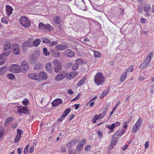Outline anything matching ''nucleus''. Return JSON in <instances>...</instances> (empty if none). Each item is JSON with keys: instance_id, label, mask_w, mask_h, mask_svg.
Returning a JSON list of instances; mask_svg holds the SVG:
<instances>
[{"instance_id": "2", "label": "nucleus", "mask_w": 154, "mask_h": 154, "mask_svg": "<svg viewBox=\"0 0 154 154\" xmlns=\"http://www.w3.org/2000/svg\"><path fill=\"white\" fill-rule=\"evenodd\" d=\"M20 23L23 27L28 28L31 25V22L28 18L22 16L19 18Z\"/></svg>"}, {"instance_id": "18", "label": "nucleus", "mask_w": 154, "mask_h": 154, "mask_svg": "<svg viewBox=\"0 0 154 154\" xmlns=\"http://www.w3.org/2000/svg\"><path fill=\"white\" fill-rule=\"evenodd\" d=\"M11 45L10 43L9 42H6L4 46V51L7 52L9 51L10 52V51H9V50H10L11 48Z\"/></svg>"}, {"instance_id": "21", "label": "nucleus", "mask_w": 154, "mask_h": 154, "mask_svg": "<svg viewBox=\"0 0 154 154\" xmlns=\"http://www.w3.org/2000/svg\"><path fill=\"white\" fill-rule=\"evenodd\" d=\"M7 68L6 66H3L0 68V76H2L7 72Z\"/></svg>"}, {"instance_id": "3", "label": "nucleus", "mask_w": 154, "mask_h": 154, "mask_svg": "<svg viewBox=\"0 0 154 154\" xmlns=\"http://www.w3.org/2000/svg\"><path fill=\"white\" fill-rule=\"evenodd\" d=\"M8 70L11 72L14 73H19L21 72L20 66L17 64H13L10 65L8 67Z\"/></svg>"}, {"instance_id": "50", "label": "nucleus", "mask_w": 154, "mask_h": 154, "mask_svg": "<svg viewBox=\"0 0 154 154\" xmlns=\"http://www.w3.org/2000/svg\"><path fill=\"white\" fill-rule=\"evenodd\" d=\"M20 137V136L17 135L14 140V142L15 143H17L19 140Z\"/></svg>"}, {"instance_id": "37", "label": "nucleus", "mask_w": 154, "mask_h": 154, "mask_svg": "<svg viewBox=\"0 0 154 154\" xmlns=\"http://www.w3.org/2000/svg\"><path fill=\"white\" fill-rule=\"evenodd\" d=\"M54 22L55 23L60 24L61 23V19L59 17H56L54 20Z\"/></svg>"}, {"instance_id": "45", "label": "nucleus", "mask_w": 154, "mask_h": 154, "mask_svg": "<svg viewBox=\"0 0 154 154\" xmlns=\"http://www.w3.org/2000/svg\"><path fill=\"white\" fill-rule=\"evenodd\" d=\"M53 29V27L49 24L46 25L45 30H51Z\"/></svg>"}, {"instance_id": "31", "label": "nucleus", "mask_w": 154, "mask_h": 154, "mask_svg": "<svg viewBox=\"0 0 154 154\" xmlns=\"http://www.w3.org/2000/svg\"><path fill=\"white\" fill-rule=\"evenodd\" d=\"M82 1L80 3V5H79L78 8L82 10H85L86 9L85 4L82 0Z\"/></svg>"}, {"instance_id": "49", "label": "nucleus", "mask_w": 154, "mask_h": 154, "mask_svg": "<svg viewBox=\"0 0 154 154\" xmlns=\"http://www.w3.org/2000/svg\"><path fill=\"white\" fill-rule=\"evenodd\" d=\"M108 90H104L103 92L101 94V98H102L105 96H106V95H107V94L108 93Z\"/></svg>"}, {"instance_id": "29", "label": "nucleus", "mask_w": 154, "mask_h": 154, "mask_svg": "<svg viewBox=\"0 0 154 154\" xmlns=\"http://www.w3.org/2000/svg\"><path fill=\"white\" fill-rule=\"evenodd\" d=\"M70 110L71 109L69 108H67L65 110L63 114L61 115V116L62 118H64L69 113Z\"/></svg>"}, {"instance_id": "4", "label": "nucleus", "mask_w": 154, "mask_h": 154, "mask_svg": "<svg viewBox=\"0 0 154 154\" xmlns=\"http://www.w3.org/2000/svg\"><path fill=\"white\" fill-rule=\"evenodd\" d=\"M143 119L142 118H139L136 123L131 128V132L132 133H135L139 129L142 124Z\"/></svg>"}, {"instance_id": "38", "label": "nucleus", "mask_w": 154, "mask_h": 154, "mask_svg": "<svg viewBox=\"0 0 154 154\" xmlns=\"http://www.w3.org/2000/svg\"><path fill=\"white\" fill-rule=\"evenodd\" d=\"M8 19V17H4L2 18L1 21L2 22L6 24H8V21L7 20V19Z\"/></svg>"}, {"instance_id": "61", "label": "nucleus", "mask_w": 154, "mask_h": 154, "mask_svg": "<svg viewBox=\"0 0 154 154\" xmlns=\"http://www.w3.org/2000/svg\"><path fill=\"white\" fill-rule=\"evenodd\" d=\"M34 149V147L33 146H32L30 147L29 152L32 153L33 152Z\"/></svg>"}, {"instance_id": "32", "label": "nucleus", "mask_w": 154, "mask_h": 154, "mask_svg": "<svg viewBox=\"0 0 154 154\" xmlns=\"http://www.w3.org/2000/svg\"><path fill=\"white\" fill-rule=\"evenodd\" d=\"M125 130L122 129L121 131L118 130L116 132V134L119 137L121 136L125 133Z\"/></svg>"}, {"instance_id": "14", "label": "nucleus", "mask_w": 154, "mask_h": 154, "mask_svg": "<svg viewBox=\"0 0 154 154\" xmlns=\"http://www.w3.org/2000/svg\"><path fill=\"white\" fill-rule=\"evenodd\" d=\"M46 69L49 73H51L53 72L52 66L51 63L50 62H48L46 65Z\"/></svg>"}, {"instance_id": "22", "label": "nucleus", "mask_w": 154, "mask_h": 154, "mask_svg": "<svg viewBox=\"0 0 154 154\" xmlns=\"http://www.w3.org/2000/svg\"><path fill=\"white\" fill-rule=\"evenodd\" d=\"M13 53L16 55H19L20 54V52L19 47L16 46L13 48Z\"/></svg>"}, {"instance_id": "8", "label": "nucleus", "mask_w": 154, "mask_h": 154, "mask_svg": "<svg viewBox=\"0 0 154 154\" xmlns=\"http://www.w3.org/2000/svg\"><path fill=\"white\" fill-rule=\"evenodd\" d=\"M20 67L21 71L23 72H26L29 68L28 63L25 60L23 61L21 63Z\"/></svg>"}, {"instance_id": "53", "label": "nucleus", "mask_w": 154, "mask_h": 154, "mask_svg": "<svg viewBox=\"0 0 154 154\" xmlns=\"http://www.w3.org/2000/svg\"><path fill=\"white\" fill-rule=\"evenodd\" d=\"M22 103L23 105H26L28 104V100L25 99H24V100L22 101Z\"/></svg>"}, {"instance_id": "40", "label": "nucleus", "mask_w": 154, "mask_h": 154, "mask_svg": "<svg viewBox=\"0 0 154 154\" xmlns=\"http://www.w3.org/2000/svg\"><path fill=\"white\" fill-rule=\"evenodd\" d=\"M43 52L45 56H48L50 54L49 51L46 48H44L43 49Z\"/></svg>"}, {"instance_id": "1", "label": "nucleus", "mask_w": 154, "mask_h": 154, "mask_svg": "<svg viewBox=\"0 0 154 154\" xmlns=\"http://www.w3.org/2000/svg\"><path fill=\"white\" fill-rule=\"evenodd\" d=\"M105 80L104 75L101 72H98L95 75L94 82L95 84L97 85L102 84Z\"/></svg>"}, {"instance_id": "17", "label": "nucleus", "mask_w": 154, "mask_h": 154, "mask_svg": "<svg viewBox=\"0 0 154 154\" xmlns=\"http://www.w3.org/2000/svg\"><path fill=\"white\" fill-rule=\"evenodd\" d=\"M82 60L80 59H76L75 63L72 66V69L73 70H76L78 67L79 64L82 63Z\"/></svg>"}, {"instance_id": "6", "label": "nucleus", "mask_w": 154, "mask_h": 154, "mask_svg": "<svg viewBox=\"0 0 154 154\" xmlns=\"http://www.w3.org/2000/svg\"><path fill=\"white\" fill-rule=\"evenodd\" d=\"M33 47L32 43L30 40H28L25 42L23 44L22 46V49L23 51L26 52L28 48Z\"/></svg>"}, {"instance_id": "64", "label": "nucleus", "mask_w": 154, "mask_h": 154, "mask_svg": "<svg viewBox=\"0 0 154 154\" xmlns=\"http://www.w3.org/2000/svg\"><path fill=\"white\" fill-rule=\"evenodd\" d=\"M128 145L127 144H125L122 147V149L123 150H126L128 148Z\"/></svg>"}, {"instance_id": "24", "label": "nucleus", "mask_w": 154, "mask_h": 154, "mask_svg": "<svg viewBox=\"0 0 154 154\" xmlns=\"http://www.w3.org/2000/svg\"><path fill=\"white\" fill-rule=\"evenodd\" d=\"M56 48L58 50H64L67 48V47L66 45H60L56 47Z\"/></svg>"}, {"instance_id": "33", "label": "nucleus", "mask_w": 154, "mask_h": 154, "mask_svg": "<svg viewBox=\"0 0 154 154\" xmlns=\"http://www.w3.org/2000/svg\"><path fill=\"white\" fill-rule=\"evenodd\" d=\"M149 63L148 62L145 60L144 62L140 66L139 68L141 69H143Z\"/></svg>"}, {"instance_id": "60", "label": "nucleus", "mask_w": 154, "mask_h": 154, "mask_svg": "<svg viewBox=\"0 0 154 154\" xmlns=\"http://www.w3.org/2000/svg\"><path fill=\"white\" fill-rule=\"evenodd\" d=\"M114 124V125H115V127H116L119 126L121 124V123L119 122H116Z\"/></svg>"}, {"instance_id": "7", "label": "nucleus", "mask_w": 154, "mask_h": 154, "mask_svg": "<svg viewBox=\"0 0 154 154\" xmlns=\"http://www.w3.org/2000/svg\"><path fill=\"white\" fill-rule=\"evenodd\" d=\"M67 73L66 71H61L58 73L55 78V80L60 81L63 80L67 75Z\"/></svg>"}, {"instance_id": "54", "label": "nucleus", "mask_w": 154, "mask_h": 154, "mask_svg": "<svg viewBox=\"0 0 154 154\" xmlns=\"http://www.w3.org/2000/svg\"><path fill=\"white\" fill-rule=\"evenodd\" d=\"M17 135L20 136H21V134L23 133V132L21 130L19 129H18L17 130Z\"/></svg>"}, {"instance_id": "56", "label": "nucleus", "mask_w": 154, "mask_h": 154, "mask_svg": "<svg viewBox=\"0 0 154 154\" xmlns=\"http://www.w3.org/2000/svg\"><path fill=\"white\" fill-rule=\"evenodd\" d=\"M80 97V94H78L76 97H75V98H73L72 101H74L75 100H77L78 99H79Z\"/></svg>"}, {"instance_id": "12", "label": "nucleus", "mask_w": 154, "mask_h": 154, "mask_svg": "<svg viewBox=\"0 0 154 154\" xmlns=\"http://www.w3.org/2000/svg\"><path fill=\"white\" fill-rule=\"evenodd\" d=\"M64 54L66 57H72L74 55V53L71 50L67 49L64 52Z\"/></svg>"}, {"instance_id": "39", "label": "nucleus", "mask_w": 154, "mask_h": 154, "mask_svg": "<svg viewBox=\"0 0 154 154\" xmlns=\"http://www.w3.org/2000/svg\"><path fill=\"white\" fill-rule=\"evenodd\" d=\"M7 76L8 78L10 80H13L15 78V75L12 73L8 74Z\"/></svg>"}, {"instance_id": "52", "label": "nucleus", "mask_w": 154, "mask_h": 154, "mask_svg": "<svg viewBox=\"0 0 154 154\" xmlns=\"http://www.w3.org/2000/svg\"><path fill=\"white\" fill-rule=\"evenodd\" d=\"M91 149V146L88 145H86L85 147V150L86 151L90 150Z\"/></svg>"}, {"instance_id": "5", "label": "nucleus", "mask_w": 154, "mask_h": 154, "mask_svg": "<svg viewBox=\"0 0 154 154\" xmlns=\"http://www.w3.org/2000/svg\"><path fill=\"white\" fill-rule=\"evenodd\" d=\"M53 63L54 66V71L56 72H58L62 67L61 62L57 59H55L53 60Z\"/></svg>"}, {"instance_id": "27", "label": "nucleus", "mask_w": 154, "mask_h": 154, "mask_svg": "<svg viewBox=\"0 0 154 154\" xmlns=\"http://www.w3.org/2000/svg\"><path fill=\"white\" fill-rule=\"evenodd\" d=\"M13 118L12 117H9L7 119H6L5 120V125L6 127L8 125L10 124L11 122L13 121Z\"/></svg>"}, {"instance_id": "51", "label": "nucleus", "mask_w": 154, "mask_h": 154, "mask_svg": "<svg viewBox=\"0 0 154 154\" xmlns=\"http://www.w3.org/2000/svg\"><path fill=\"white\" fill-rule=\"evenodd\" d=\"M57 44L58 42L57 41H52L50 43L49 45L50 46H52L56 45Z\"/></svg>"}, {"instance_id": "59", "label": "nucleus", "mask_w": 154, "mask_h": 154, "mask_svg": "<svg viewBox=\"0 0 154 154\" xmlns=\"http://www.w3.org/2000/svg\"><path fill=\"white\" fill-rule=\"evenodd\" d=\"M151 92L152 94L154 93V85H152L151 86Z\"/></svg>"}, {"instance_id": "63", "label": "nucleus", "mask_w": 154, "mask_h": 154, "mask_svg": "<svg viewBox=\"0 0 154 154\" xmlns=\"http://www.w3.org/2000/svg\"><path fill=\"white\" fill-rule=\"evenodd\" d=\"M140 22L142 23H144L146 22L145 18L142 17L140 19Z\"/></svg>"}, {"instance_id": "47", "label": "nucleus", "mask_w": 154, "mask_h": 154, "mask_svg": "<svg viewBox=\"0 0 154 154\" xmlns=\"http://www.w3.org/2000/svg\"><path fill=\"white\" fill-rule=\"evenodd\" d=\"M105 114L106 111H103L101 113H100L98 115V116L100 119H102L104 116Z\"/></svg>"}, {"instance_id": "34", "label": "nucleus", "mask_w": 154, "mask_h": 154, "mask_svg": "<svg viewBox=\"0 0 154 154\" xmlns=\"http://www.w3.org/2000/svg\"><path fill=\"white\" fill-rule=\"evenodd\" d=\"M86 79V77H84L82 79L80 80L78 83V86H80L82 85L85 82Z\"/></svg>"}, {"instance_id": "58", "label": "nucleus", "mask_w": 154, "mask_h": 154, "mask_svg": "<svg viewBox=\"0 0 154 154\" xmlns=\"http://www.w3.org/2000/svg\"><path fill=\"white\" fill-rule=\"evenodd\" d=\"M149 146V142L148 141L146 142L144 144V147L145 149H147Z\"/></svg>"}, {"instance_id": "9", "label": "nucleus", "mask_w": 154, "mask_h": 154, "mask_svg": "<svg viewBox=\"0 0 154 154\" xmlns=\"http://www.w3.org/2000/svg\"><path fill=\"white\" fill-rule=\"evenodd\" d=\"M10 53L9 51H4L3 53L0 55V65H2L5 62L6 59V56L9 55Z\"/></svg>"}, {"instance_id": "19", "label": "nucleus", "mask_w": 154, "mask_h": 154, "mask_svg": "<svg viewBox=\"0 0 154 154\" xmlns=\"http://www.w3.org/2000/svg\"><path fill=\"white\" fill-rule=\"evenodd\" d=\"M78 73L77 71H74L70 72L69 75L67 76V78L68 79H71L72 78L75 77L78 74Z\"/></svg>"}, {"instance_id": "13", "label": "nucleus", "mask_w": 154, "mask_h": 154, "mask_svg": "<svg viewBox=\"0 0 154 154\" xmlns=\"http://www.w3.org/2000/svg\"><path fill=\"white\" fill-rule=\"evenodd\" d=\"M6 14L8 17H9L12 13L13 9L12 7L8 5L6 6Z\"/></svg>"}, {"instance_id": "15", "label": "nucleus", "mask_w": 154, "mask_h": 154, "mask_svg": "<svg viewBox=\"0 0 154 154\" xmlns=\"http://www.w3.org/2000/svg\"><path fill=\"white\" fill-rule=\"evenodd\" d=\"M62 103V101L61 99L57 98L54 100L52 103V106H56L61 104Z\"/></svg>"}, {"instance_id": "35", "label": "nucleus", "mask_w": 154, "mask_h": 154, "mask_svg": "<svg viewBox=\"0 0 154 154\" xmlns=\"http://www.w3.org/2000/svg\"><path fill=\"white\" fill-rule=\"evenodd\" d=\"M46 25L44 24L43 23H40L38 25V27L39 29L45 30Z\"/></svg>"}, {"instance_id": "11", "label": "nucleus", "mask_w": 154, "mask_h": 154, "mask_svg": "<svg viewBox=\"0 0 154 154\" xmlns=\"http://www.w3.org/2000/svg\"><path fill=\"white\" fill-rule=\"evenodd\" d=\"M18 112L20 113L29 114V110L25 107L22 106H18L17 107Z\"/></svg>"}, {"instance_id": "26", "label": "nucleus", "mask_w": 154, "mask_h": 154, "mask_svg": "<svg viewBox=\"0 0 154 154\" xmlns=\"http://www.w3.org/2000/svg\"><path fill=\"white\" fill-rule=\"evenodd\" d=\"M41 41L40 39L37 38L35 39L32 43L33 46L38 47L40 44Z\"/></svg>"}, {"instance_id": "46", "label": "nucleus", "mask_w": 154, "mask_h": 154, "mask_svg": "<svg viewBox=\"0 0 154 154\" xmlns=\"http://www.w3.org/2000/svg\"><path fill=\"white\" fill-rule=\"evenodd\" d=\"M134 66L130 65L127 69V72H131L134 69Z\"/></svg>"}, {"instance_id": "16", "label": "nucleus", "mask_w": 154, "mask_h": 154, "mask_svg": "<svg viewBox=\"0 0 154 154\" xmlns=\"http://www.w3.org/2000/svg\"><path fill=\"white\" fill-rule=\"evenodd\" d=\"M50 52L52 55L55 57H59L60 56V53L56 51L55 49H51Z\"/></svg>"}, {"instance_id": "36", "label": "nucleus", "mask_w": 154, "mask_h": 154, "mask_svg": "<svg viewBox=\"0 0 154 154\" xmlns=\"http://www.w3.org/2000/svg\"><path fill=\"white\" fill-rule=\"evenodd\" d=\"M116 143L117 141L116 139L112 137L111 140L110 144V146H111V148H112L115 146Z\"/></svg>"}, {"instance_id": "42", "label": "nucleus", "mask_w": 154, "mask_h": 154, "mask_svg": "<svg viewBox=\"0 0 154 154\" xmlns=\"http://www.w3.org/2000/svg\"><path fill=\"white\" fill-rule=\"evenodd\" d=\"M115 128V125H114V123H112L110 125H109L107 127V128L110 130H113Z\"/></svg>"}, {"instance_id": "48", "label": "nucleus", "mask_w": 154, "mask_h": 154, "mask_svg": "<svg viewBox=\"0 0 154 154\" xmlns=\"http://www.w3.org/2000/svg\"><path fill=\"white\" fill-rule=\"evenodd\" d=\"M94 57H100V53L99 52L97 51H94Z\"/></svg>"}, {"instance_id": "43", "label": "nucleus", "mask_w": 154, "mask_h": 154, "mask_svg": "<svg viewBox=\"0 0 154 154\" xmlns=\"http://www.w3.org/2000/svg\"><path fill=\"white\" fill-rule=\"evenodd\" d=\"M96 133L98 134L99 137L100 138L103 137V134L102 131L99 130H97L96 131Z\"/></svg>"}, {"instance_id": "41", "label": "nucleus", "mask_w": 154, "mask_h": 154, "mask_svg": "<svg viewBox=\"0 0 154 154\" xmlns=\"http://www.w3.org/2000/svg\"><path fill=\"white\" fill-rule=\"evenodd\" d=\"M42 42L48 44L50 43V40L46 38H43L42 39Z\"/></svg>"}, {"instance_id": "20", "label": "nucleus", "mask_w": 154, "mask_h": 154, "mask_svg": "<svg viewBox=\"0 0 154 154\" xmlns=\"http://www.w3.org/2000/svg\"><path fill=\"white\" fill-rule=\"evenodd\" d=\"M28 77L33 79L38 80V74L36 73H32L28 75Z\"/></svg>"}, {"instance_id": "10", "label": "nucleus", "mask_w": 154, "mask_h": 154, "mask_svg": "<svg viewBox=\"0 0 154 154\" xmlns=\"http://www.w3.org/2000/svg\"><path fill=\"white\" fill-rule=\"evenodd\" d=\"M38 81L46 80L47 79L48 76L46 73L44 71H42L38 74Z\"/></svg>"}, {"instance_id": "55", "label": "nucleus", "mask_w": 154, "mask_h": 154, "mask_svg": "<svg viewBox=\"0 0 154 154\" xmlns=\"http://www.w3.org/2000/svg\"><path fill=\"white\" fill-rule=\"evenodd\" d=\"M85 139H83L81 140L80 142L79 143H79V144L81 145L82 146L85 143Z\"/></svg>"}, {"instance_id": "25", "label": "nucleus", "mask_w": 154, "mask_h": 154, "mask_svg": "<svg viewBox=\"0 0 154 154\" xmlns=\"http://www.w3.org/2000/svg\"><path fill=\"white\" fill-rule=\"evenodd\" d=\"M127 76V72L125 71L124 73H122L120 76V80L121 82H122L124 81L126 79Z\"/></svg>"}, {"instance_id": "23", "label": "nucleus", "mask_w": 154, "mask_h": 154, "mask_svg": "<svg viewBox=\"0 0 154 154\" xmlns=\"http://www.w3.org/2000/svg\"><path fill=\"white\" fill-rule=\"evenodd\" d=\"M153 55V52L150 53L146 57L145 60L149 63L152 58Z\"/></svg>"}, {"instance_id": "62", "label": "nucleus", "mask_w": 154, "mask_h": 154, "mask_svg": "<svg viewBox=\"0 0 154 154\" xmlns=\"http://www.w3.org/2000/svg\"><path fill=\"white\" fill-rule=\"evenodd\" d=\"M69 154H76L75 152L72 151V149L71 148H69Z\"/></svg>"}, {"instance_id": "30", "label": "nucleus", "mask_w": 154, "mask_h": 154, "mask_svg": "<svg viewBox=\"0 0 154 154\" xmlns=\"http://www.w3.org/2000/svg\"><path fill=\"white\" fill-rule=\"evenodd\" d=\"M43 67V65L42 64L38 63L35 64L34 66V69L35 70H38L42 68Z\"/></svg>"}, {"instance_id": "28", "label": "nucleus", "mask_w": 154, "mask_h": 154, "mask_svg": "<svg viewBox=\"0 0 154 154\" xmlns=\"http://www.w3.org/2000/svg\"><path fill=\"white\" fill-rule=\"evenodd\" d=\"M151 6L149 4L147 3L145 4L143 7V10L144 11L147 12L149 11L150 9Z\"/></svg>"}, {"instance_id": "57", "label": "nucleus", "mask_w": 154, "mask_h": 154, "mask_svg": "<svg viewBox=\"0 0 154 154\" xmlns=\"http://www.w3.org/2000/svg\"><path fill=\"white\" fill-rule=\"evenodd\" d=\"M138 12L139 13H142L143 12V8L142 6H139L138 7Z\"/></svg>"}, {"instance_id": "44", "label": "nucleus", "mask_w": 154, "mask_h": 154, "mask_svg": "<svg viewBox=\"0 0 154 154\" xmlns=\"http://www.w3.org/2000/svg\"><path fill=\"white\" fill-rule=\"evenodd\" d=\"M83 147V146L79 144V143H78V145L76 147V151L77 152H80L81 149Z\"/></svg>"}]
</instances>
